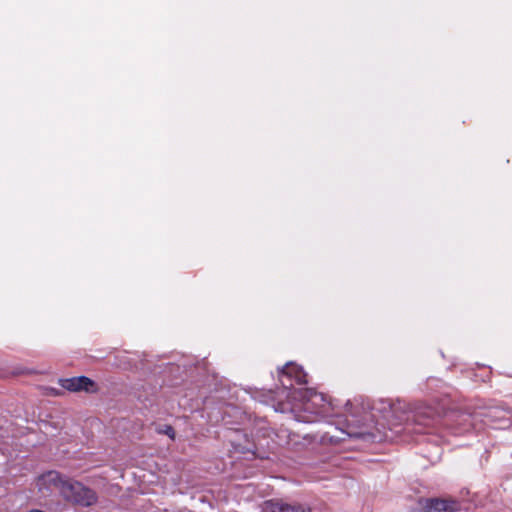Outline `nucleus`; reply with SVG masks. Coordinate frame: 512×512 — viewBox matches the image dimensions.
<instances>
[{
    "label": "nucleus",
    "instance_id": "12",
    "mask_svg": "<svg viewBox=\"0 0 512 512\" xmlns=\"http://www.w3.org/2000/svg\"><path fill=\"white\" fill-rule=\"evenodd\" d=\"M309 394H310V398H320L321 400H323V396L318 395L316 392L309 391Z\"/></svg>",
    "mask_w": 512,
    "mask_h": 512
},
{
    "label": "nucleus",
    "instance_id": "5",
    "mask_svg": "<svg viewBox=\"0 0 512 512\" xmlns=\"http://www.w3.org/2000/svg\"><path fill=\"white\" fill-rule=\"evenodd\" d=\"M60 385L70 392L97 393L99 390L97 383L86 376L61 379Z\"/></svg>",
    "mask_w": 512,
    "mask_h": 512
},
{
    "label": "nucleus",
    "instance_id": "11",
    "mask_svg": "<svg viewBox=\"0 0 512 512\" xmlns=\"http://www.w3.org/2000/svg\"><path fill=\"white\" fill-rule=\"evenodd\" d=\"M451 429L455 434H460L468 430L467 427H452Z\"/></svg>",
    "mask_w": 512,
    "mask_h": 512
},
{
    "label": "nucleus",
    "instance_id": "4",
    "mask_svg": "<svg viewBox=\"0 0 512 512\" xmlns=\"http://www.w3.org/2000/svg\"><path fill=\"white\" fill-rule=\"evenodd\" d=\"M68 481L69 478L63 476L55 470H51L38 476L36 486L41 492L57 489L62 495L63 487L65 484H67Z\"/></svg>",
    "mask_w": 512,
    "mask_h": 512
},
{
    "label": "nucleus",
    "instance_id": "10",
    "mask_svg": "<svg viewBox=\"0 0 512 512\" xmlns=\"http://www.w3.org/2000/svg\"><path fill=\"white\" fill-rule=\"evenodd\" d=\"M162 433L168 435L171 439L175 438V430L172 426L167 425L165 429L162 431Z\"/></svg>",
    "mask_w": 512,
    "mask_h": 512
},
{
    "label": "nucleus",
    "instance_id": "8",
    "mask_svg": "<svg viewBox=\"0 0 512 512\" xmlns=\"http://www.w3.org/2000/svg\"><path fill=\"white\" fill-rule=\"evenodd\" d=\"M454 502H448L442 499L430 500L425 508V512H452Z\"/></svg>",
    "mask_w": 512,
    "mask_h": 512
},
{
    "label": "nucleus",
    "instance_id": "3",
    "mask_svg": "<svg viewBox=\"0 0 512 512\" xmlns=\"http://www.w3.org/2000/svg\"><path fill=\"white\" fill-rule=\"evenodd\" d=\"M279 379L286 388H291L293 381L299 385L307 384L308 382L306 372L300 365L293 362L287 363L282 367L279 371Z\"/></svg>",
    "mask_w": 512,
    "mask_h": 512
},
{
    "label": "nucleus",
    "instance_id": "6",
    "mask_svg": "<svg viewBox=\"0 0 512 512\" xmlns=\"http://www.w3.org/2000/svg\"><path fill=\"white\" fill-rule=\"evenodd\" d=\"M263 512H310L302 505H290L278 499H270L263 503Z\"/></svg>",
    "mask_w": 512,
    "mask_h": 512
},
{
    "label": "nucleus",
    "instance_id": "1",
    "mask_svg": "<svg viewBox=\"0 0 512 512\" xmlns=\"http://www.w3.org/2000/svg\"><path fill=\"white\" fill-rule=\"evenodd\" d=\"M455 417L464 421L469 419L468 415H456L454 413L447 414L444 419H442L440 413L435 408L428 405H422L416 408L412 418L413 423H406L405 430L416 433H428L429 429L442 424L443 421L445 425H447L448 421Z\"/></svg>",
    "mask_w": 512,
    "mask_h": 512
},
{
    "label": "nucleus",
    "instance_id": "9",
    "mask_svg": "<svg viewBox=\"0 0 512 512\" xmlns=\"http://www.w3.org/2000/svg\"><path fill=\"white\" fill-rule=\"evenodd\" d=\"M346 433L349 437H355L360 438L363 437L366 434V431L362 429L361 427H354L350 423L347 424V428L343 431Z\"/></svg>",
    "mask_w": 512,
    "mask_h": 512
},
{
    "label": "nucleus",
    "instance_id": "7",
    "mask_svg": "<svg viewBox=\"0 0 512 512\" xmlns=\"http://www.w3.org/2000/svg\"><path fill=\"white\" fill-rule=\"evenodd\" d=\"M511 415V410L500 408H491L487 413V417L489 419L488 421L490 423L499 421L503 426H506L510 423Z\"/></svg>",
    "mask_w": 512,
    "mask_h": 512
},
{
    "label": "nucleus",
    "instance_id": "2",
    "mask_svg": "<svg viewBox=\"0 0 512 512\" xmlns=\"http://www.w3.org/2000/svg\"><path fill=\"white\" fill-rule=\"evenodd\" d=\"M62 497L74 505L90 507L97 503V493L81 482L69 479L63 487Z\"/></svg>",
    "mask_w": 512,
    "mask_h": 512
}]
</instances>
